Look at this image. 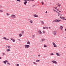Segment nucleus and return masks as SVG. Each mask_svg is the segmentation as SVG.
I'll return each instance as SVG.
<instances>
[{
  "mask_svg": "<svg viewBox=\"0 0 66 66\" xmlns=\"http://www.w3.org/2000/svg\"><path fill=\"white\" fill-rule=\"evenodd\" d=\"M1 7H2V6H0Z\"/></svg>",
  "mask_w": 66,
  "mask_h": 66,
  "instance_id": "46",
  "label": "nucleus"
},
{
  "mask_svg": "<svg viewBox=\"0 0 66 66\" xmlns=\"http://www.w3.org/2000/svg\"><path fill=\"white\" fill-rule=\"evenodd\" d=\"M17 1H19V2H20V0H16Z\"/></svg>",
  "mask_w": 66,
  "mask_h": 66,
  "instance_id": "36",
  "label": "nucleus"
},
{
  "mask_svg": "<svg viewBox=\"0 0 66 66\" xmlns=\"http://www.w3.org/2000/svg\"><path fill=\"white\" fill-rule=\"evenodd\" d=\"M34 6H35V5H33V7Z\"/></svg>",
  "mask_w": 66,
  "mask_h": 66,
  "instance_id": "49",
  "label": "nucleus"
},
{
  "mask_svg": "<svg viewBox=\"0 0 66 66\" xmlns=\"http://www.w3.org/2000/svg\"><path fill=\"white\" fill-rule=\"evenodd\" d=\"M60 29L61 30H62V29H63V26H60Z\"/></svg>",
  "mask_w": 66,
  "mask_h": 66,
  "instance_id": "17",
  "label": "nucleus"
},
{
  "mask_svg": "<svg viewBox=\"0 0 66 66\" xmlns=\"http://www.w3.org/2000/svg\"><path fill=\"white\" fill-rule=\"evenodd\" d=\"M22 33L23 34V33H24V31H22Z\"/></svg>",
  "mask_w": 66,
  "mask_h": 66,
  "instance_id": "31",
  "label": "nucleus"
},
{
  "mask_svg": "<svg viewBox=\"0 0 66 66\" xmlns=\"http://www.w3.org/2000/svg\"><path fill=\"white\" fill-rule=\"evenodd\" d=\"M60 18H61V19H63V20H66V19H65V18L64 17H61L60 16Z\"/></svg>",
  "mask_w": 66,
  "mask_h": 66,
  "instance_id": "7",
  "label": "nucleus"
},
{
  "mask_svg": "<svg viewBox=\"0 0 66 66\" xmlns=\"http://www.w3.org/2000/svg\"><path fill=\"white\" fill-rule=\"evenodd\" d=\"M0 12H1V13H2V12H3V11L0 9Z\"/></svg>",
  "mask_w": 66,
  "mask_h": 66,
  "instance_id": "28",
  "label": "nucleus"
},
{
  "mask_svg": "<svg viewBox=\"0 0 66 66\" xmlns=\"http://www.w3.org/2000/svg\"><path fill=\"white\" fill-rule=\"evenodd\" d=\"M45 13H47V11H46Z\"/></svg>",
  "mask_w": 66,
  "mask_h": 66,
  "instance_id": "47",
  "label": "nucleus"
},
{
  "mask_svg": "<svg viewBox=\"0 0 66 66\" xmlns=\"http://www.w3.org/2000/svg\"><path fill=\"white\" fill-rule=\"evenodd\" d=\"M36 64H36H37V63H36V64Z\"/></svg>",
  "mask_w": 66,
  "mask_h": 66,
  "instance_id": "52",
  "label": "nucleus"
},
{
  "mask_svg": "<svg viewBox=\"0 0 66 66\" xmlns=\"http://www.w3.org/2000/svg\"><path fill=\"white\" fill-rule=\"evenodd\" d=\"M57 13L58 15V16H59V15H60V13H59V12H57Z\"/></svg>",
  "mask_w": 66,
  "mask_h": 66,
  "instance_id": "30",
  "label": "nucleus"
},
{
  "mask_svg": "<svg viewBox=\"0 0 66 66\" xmlns=\"http://www.w3.org/2000/svg\"><path fill=\"white\" fill-rule=\"evenodd\" d=\"M7 16H10V15H11V14H9L8 13H6Z\"/></svg>",
  "mask_w": 66,
  "mask_h": 66,
  "instance_id": "20",
  "label": "nucleus"
},
{
  "mask_svg": "<svg viewBox=\"0 0 66 66\" xmlns=\"http://www.w3.org/2000/svg\"><path fill=\"white\" fill-rule=\"evenodd\" d=\"M46 29H48V27H46Z\"/></svg>",
  "mask_w": 66,
  "mask_h": 66,
  "instance_id": "37",
  "label": "nucleus"
},
{
  "mask_svg": "<svg viewBox=\"0 0 66 66\" xmlns=\"http://www.w3.org/2000/svg\"><path fill=\"white\" fill-rule=\"evenodd\" d=\"M41 22H42V24H44V22H43V21H41Z\"/></svg>",
  "mask_w": 66,
  "mask_h": 66,
  "instance_id": "26",
  "label": "nucleus"
},
{
  "mask_svg": "<svg viewBox=\"0 0 66 66\" xmlns=\"http://www.w3.org/2000/svg\"><path fill=\"white\" fill-rule=\"evenodd\" d=\"M53 34L54 35H56V31H53Z\"/></svg>",
  "mask_w": 66,
  "mask_h": 66,
  "instance_id": "8",
  "label": "nucleus"
},
{
  "mask_svg": "<svg viewBox=\"0 0 66 66\" xmlns=\"http://www.w3.org/2000/svg\"><path fill=\"white\" fill-rule=\"evenodd\" d=\"M51 55H54V54L53 53H51L50 54Z\"/></svg>",
  "mask_w": 66,
  "mask_h": 66,
  "instance_id": "24",
  "label": "nucleus"
},
{
  "mask_svg": "<svg viewBox=\"0 0 66 66\" xmlns=\"http://www.w3.org/2000/svg\"><path fill=\"white\" fill-rule=\"evenodd\" d=\"M11 40H12V41L13 42H15V40L13 39L12 38H11Z\"/></svg>",
  "mask_w": 66,
  "mask_h": 66,
  "instance_id": "14",
  "label": "nucleus"
},
{
  "mask_svg": "<svg viewBox=\"0 0 66 66\" xmlns=\"http://www.w3.org/2000/svg\"><path fill=\"white\" fill-rule=\"evenodd\" d=\"M0 59H1V57H0Z\"/></svg>",
  "mask_w": 66,
  "mask_h": 66,
  "instance_id": "48",
  "label": "nucleus"
},
{
  "mask_svg": "<svg viewBox=\"0 0 66 66\" xmlns=\"http://www.w3.org/2000/svg\"><path fill=\"white\" fill-rule=\"evenodd\" d=\"M4 39H5V40H9V39H7L6 37H4Z\"/></svg>",
  "mask_w": 66,
  "mask_h": 66,
  "instance_id": "11",
  "label": "nucleus"
},
{
  "mask_svg": "<svg viewBox=\"0 0 66 66\" xmlns=\"http://www.w3.org/2000/svg\"><path fill=\"white\" fill-rule=\"evenodd\" d=\"M38 56H40V55H38Z\"/></svg>",
  "mask_w": 66,
  "mask_h": 66,
  "instance_id": "41",
  "label": "nucleus"
},
{
  "mask_svg": "<svg viewBox=\"0 0 66 66\" xmlns=\"http://www.w3.org/2000/svg\"><path fill=\"white\" fill-rule=\"evenodd\" d=\"M22 36V35L21 34H19V36H20V37H21V36Z\"/></svg>",
  "mask_w": 66,
  "mask_h": 66,
  "instance_id": "22",
  "label": "nucleus"
},
{
  "mask_svg": "<svg viewBox=\"0 0 66 66\" xmlns=\"http://www.w3.org/2000/svg\"><path fill=\"white\" fill-rule=\"evenodd\" d=\"M7 47H8V49H10L11 48V47L10 46H7Z\"/></svg>",
  "mask_w": 66,
  "mask_h": 66,
  "instance_id": "18",
  "label": "nucleus"
},
{
  "mask_svg": "<svg viewBox=\"0 0 66 66\" xmlns=\"http://www.w3.org/2000/svg\"><path fill=\"white\" fill-rule=\"evenodd\" d=\"M59 21H61V20L56 19L53 21V22H59Z\"/></svg>",
  "mask_w": 66,
  "mask_h": 66,
  "instance_id": "1",
  "label": "nucleus"
},
{
  "mask_svg": "<svg viewBox=\"0 0 66 66\" xmlns=\"http://www.w3.org/2000/svg\"><path fill=\"white\" fill-rule=\"evenodd\" d=\"M30 42L29 41H28V42L27 43V44L28 45H30Z\"/></svg>",
  "mask_w": 66,
  "mask_h": 66,
  "instance_id": "15",
  "label": "nucleus"
},
{
  "mask_svg": "<svg viewBox=\"0 0 66 66\" xmlns=\"http://www.w3.org/2000/svg\"><path fill=\"white\" fill-rule=\"evenodd\" d=\"M7 64H9V65H10V64L9 63H7Z\"/></svg>",
  "mask_w": 66,
  "mask_h": 66,
  "instance_id": "38",
  "label": "nucleus"
},
{
  "mask_svg": "<svg viewBox=\"0 0 66 66\" xmlns=\"http://www.w3.org/2000/svg\"><path fill=\"white\" fill-rule=\"evenodd\" d=\"M53 46L54 47H57V45H56L55 44V43H54L53 42Z\"/></svg>",
  "mask_w": 66,
  "mask_h": 66,
  "instance_id": "6",
  "label": "nucleus"
},
{
  "mask_svg": "<svg viewBox=\"0 0 66 66\" xmlns=\"http://www.w3.org/2000/svg\"><path fill=\"white\" fill-rule=\"evenodd\" d=\"M18 40H19V41H20V39H18Z\"/></svg>",
  "mask_w": 66,
  "mask_h": 66,
  "instance_id": "43",
  "label": "nucleus"
},
{
  "mask_svg": "<svg viewBox=\"0 0 66 66\" xmlns=\"http://www.w3.org/2000/svg\"><path fill=\"white\" fill-rule=\"evenodd\" d=\"M65 31H66V28L65 29Z\"/></svg>",
  "mask_w": 66,
  "mask_h": 66,
  "instance_id": "51",
  "label": "nucleus"
},
{
  "mask_svg": "<svg viewBox=\"0 0 66 66\" xmlns=\"http://www.w3.org/2000/svg\"><path fill=\"white\" fill-rule=\"evenodd\" d=\"M54 11L56 13H57V12L54 9Z\"/></svg>",
  "mask_w": 66,
  "mask_h": 66,
  "instance_id": "25",
  "label": "nucleus"
},
{
  "mask_svg": "<svg viewBox=\"0 0 66 66\" xmlns=\"http://www.w3.org/2000/svg\"><path fill=\"white\" fill-rule=\"evenodd\" d=\"M38 32L39 34H42V31L40 30H38Z\"/></svg>",
  "mask_w": 66,
  "mask_h": 66,
  "instance_id": "9",
  "label": "nucleus"
},
{
  "mask_svg": "<svg viewBox=\"0 0 66 66\" xmlns=\"http://www.w3.org/2000/svg\"><path fill=\"white\" fill-rule=\"evenodd\" d=\"M30 46L29 45H26L25 46V48H28L30 47Z\"/></svg>",
  "mask_w": 66,
  "mask_h": 66,
  "instance_id": "2",
  "label": "nucleus"
},
{
  "mask_svg": "<svg viewBox=\"0 0 66 66\" xmlns=\"http://www.w3.org/2000/svg\"><path fill=\"white\" fill-rule=\"evenodd\" d=\"M5 55V53H3V55Z\"/></svg>",
  "mask_w": 66,
  "mask_h": 66,
  "instance_id": "32",
  "label": "nucleus"
},
{
  "mask_svg": "<svg viewBox=\"0 0 66 66\" xmlns=\"http://www.w3.org/2000/svg\"><path fill=\"white\" fill-rule=\"evenodd\" d=\"M16 66H19V64H17V65Z\"/></svg>",
  "mask_w": 66,
  "mask_h": 66,
  "instance_id": "44",
  "label": "nucleus"
},
{
  "mask_svg": "<svg viewBox=\"0 0 66 66\" xmlns=\"http://www.w3.org/2000/svg\"><path fill=\"white\" fill-rule=\"evenodd\" d=\"M33 63L34 64H36V63L34 62H33Z\"/></svg>",
  "mask_w": 66,
  "mask_h": 66,
  "instance_id": "40",
  "label": "nucleus"
},
{
  "mask_svg": "<svg viewBox=\"0 0 66 66\" xmlns=\"http://www.w3.org/2000/svg\"><path fill=\"white\" fill-rule=\"evenodd\" d=\"M42 4L43 5H44V3H42Z\"/></svg>",
  "mask_w": 66,
  "mask_h": 66,
  "instance_id": "50",
  "label": "nucleus"
},
{
  "mask_svg": "<svg viewBox=\"0 0 66 66\" xmlns=\"http://www.w3.org/2000/svg\"><path fill=\"white\" fill-rule=\"evenodd\" d=\"M49 29H51V28L50 27H48Z\"/></svg>",
  "mask_w": 66,
  "mask_h": 66,
  "instance_id": "42",
  "label": "nucleus"
},
{
  "mask_svg": "<svg viewBox=\"0 0 66 66\" xmlns=\"http://www.w3.org/2000/svg\"><path fill=\"white\" fill-rule=\"evenodd\" d=\"M52 62L53 63H54L55 64H57V62H56L55 60L52 61Z\"/></svg>",
  "mask_w": 66,
  "mask_h": 66,
  "instance_id": "5",
  "label": "nucleus"
},
{
  "mask_svg": "<svg viewBox=\"0 0 66 66\" xmlns=\"http://www.w3.org/2000/svg\"><path fill=\"white\" fill-rule=\"evenodd\" d=\"M34 17H38V15L36 14H34Z\"/></svg>",
  "mask_w": 66,
  "mask_h": 66,
  "instance_id": "13",
  "label": "nucleus"
},
{
  "mask_svg": "<svg viewBox=\"0 0 66 66\" xmlns=\"http://www.w3.org/2000/svg\"><path fill=\"white\" fill-rule=\"evenodd\" d=\"M39 60H37V61H36V62H39Z\"/></svg>",
  "mask_w": 66,
  "mask_h": 66,
  "instance_id": "34",
  "label": "nucleus"
},
{
  "mask_svg": "<svg viewBox=\"0 0 66 66\" xmlns=\"http://www.w3.org/2000/svg\"><path fill=\"white\" fill-rule=\"evenodd\" d=\"M43 32L44 34H45V31H43Z\"/></svg>",
  "mask_w": 66,
  "mask_h": 66,
  "instance_id": "27",
  "label": "nucleus"
},
{
  "mask_svg": "<svg viewBox=\"0 0 66 66\" xmlns=\"http://www.w3.org/2000/svg\"><path fill=\"white\" fill-rule=\"evenodd\" d=\"M11 17L13 18H16V16L14 14H12L11 15Z\"/></svg>",
  "mask_w": 66,
  "mask_h": 66,
  "instance_id": "4",
  "label": "nucleus"
},
{
  "mask_svg": "<svg viewBox=\"0 0 66 66\" xmlns=\"http://www.w3.org/2000/svg\"><path fill=\"white\" fill-rule=\"evenodd\" d=\"M43 2H42V3H43Z\"/></svg>",
  "mask_w": 66,
  "mask_h": 66,
  "instance_id": "53",
  "label": "nucleus"
},
{
  "mask_svg": "<svg viewBox=\"0 0 66 66\" xmlns=\"http://www.w3.org/2000/svg\"><path fill=\"white\" fill-rule=\"evenodd\" d=\"M34 37H35V35H33L32 36V38H34Z\"/></svg>",
  "mask_w": 66,
  "mask_h": 66,
  "instance_id": "21",
  "label": "nucleus"
},
{
  "mask_svg": "<svg viewBox=\"0 0 66 66\" xmlns=\"http://www.w3.org/2000/svg\"><path fill=\"white\" fill-rule=\"evenodd\" d=\"M8 62V61L7 60H6L5 61H4L3 62L4 63V64H6V62Z\"/></svg>",
  "mask_w": 66,
  "mask_h": 66,
  "instance_id": "12",
  "label": "nucleus"
},
{
  "mask_svg": "<svg viewBox=\"0 0 66 66\" xmlns=\"http://www.w3.org/2000/svg\"><path fill=\"white\" fill-rule=\"evenodd\" d=\"M29 22H30V23H33V20H30V21Z\"/></svg>",
  "mask_w": 66,
  "mask_h": 66,
  "instance_id": "16",
  "label": "nucleus"
},
{
  "mask_svg": "<svg viewBox=\"0 0 66 66\" xmlns=\"http://www.w3.org/2000/svg\"><path fill=\"white\" fill-rule=\"evenodd\" d=\"M55 9H57V7H55Z\"/></svg>",
  "mask_w": 66,
  "mask_h": 66,
  "instance_id": "45",
  "label": "nucleus"
},
{
  "mask_svg": "<svg viewBox=\"0 0 66 66\" xmlns=\"http://www.w3.org/2000/svg\"><path fill=\"white\" fill-rule=\"evenodd\" d=\"M43 29H46V27H43Z\"/></svg>",
  "mask_w": 66,
  "mask_h": 66,
  "instance_id": "29",
  "label": "nucleus"
},
{
  "mask_svg": "<svg viewBox=\"0 0 66 66\" xmlns=\"http://www.w3.org/2000/svg\"><path fill=\"white\" fill-rule=\"evenodd\" d=\"M24 1H25L24 3V4L25 5H26V3H27V1H30V0H23Z\"/></svg>",
  "mask_w": 66,
  "mask_h": 66,
  "instance_id": "3",
  "label": "nucleus"
},
{
  "mask_svg": "<svg viewBox=\"0 0 66 66\" xmlns=\"http://www.w3.org/2000/svg\"><path fill=\"white\" fill-rule=\"evenodd\" d=\"M58 6H59L60 7V6H61V5L60 4H58Z\"/></svg>",
  "mask_w": 66,
  "mask_h": 66,
  "instance_id": "39",
  "label": "nucleus"
},
{
  "mask_svg": "<svg viewBox=\"0 0 66 66\" xmlns=\"http://www.w3.org/2000/svg\"><path fill=\"white\" fill-rule=\"evenodd\" d=\"M44 47H47V46L46 45H44Z\"/></svg>",
  "mask_w": 66,
  "mask_h": 66,
  "instance_id": "33",
  "label": "nucleus"
},
{
  "mask_svg": "<svg viewBox=\"0 0 66 66\" xmlns=\"http://www.w3.org/2000/svg\"><path fill=\"white\" fill-rule=\"evenodd\" d=\"M6 51L8 52V51H11L10 49H7L6 50Z\"/></svg>",
  "mask_w": 66,
  "mask_h": 66,
  "instance_id": "19",
  "label": "nucleus"
},
{
  "mask_svg": "<svg viewBox=\"0 0 66 66\" xmlns=\"http://www.w3.org/2000/svg\"><path fill=\"white\" fill-rule=\"evenodd\" d=\"M42 41H45L46 40V39H42Z\"/></svg>",
  "mask_w": 66,
  "mask_h": 66,
  "instance_id": "23",
  "label": "nucleus"
},
{
  "mask_svg": "<svg viewBox=\"0 0 66 66\" xmlns=\"http://www.w3.org/2000/svg\"><path fill=\"white\" fill-rule=\"evenodd\" d=\"M57 11H59V12H61V11H60L59 10H58L57 9Z\"/></svg>",
  "mask_w": 66,
  "mask_h": 66,
  "instance_id": "35",
  "label": "nucleus"
},
{
  "mask_svg": "<svg viewBox=\"0 0 66 66\" xmlns=\"http://www.w3.org/2000/svg\"><path fill=\"white\" fill-rule=\"evenodd\" d=\"M56 55H57V56H60V54H59L57 53H56Z\"/></svg>",
  "mask_w": 66,
  "mask_h": 66,
  "instance_id": "10",
  "label": "nucleus"
}]
</instances>
